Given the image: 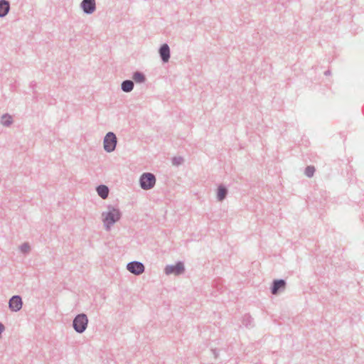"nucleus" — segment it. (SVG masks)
Wrapping results in <instances>:
<instances>
[{
  "label": "nucleus",
  "instance_id": "4be33fe9",
  "mask_svg": "<svg viewBox=\"0 0 364 364\" xmlns=\"http://www.w3.org/2000/svg\"><path fill=\"white\" fill-rule=\"evenodd\" d=\"M4 329H5V327H4V324L1 322H0V337L1 336V333H3Z\"/></svg>",
  "mask_w": 364,
  "mask_h": 364
},
{
  "label": "nucleus",
  "instance_id": "1a4fd4ad",
  "mask_svg": "<svg viewBox=\"0 0 364 364\" xmlns=\"http://www.w3.org/2000/svg\"><path fill=\"white\" fill-rule=\"evenodd\" d=\"M80 7L86 14H92L96 9L95 0H82Z\"/></svg>",
  "mask_w": 364,
  "mask_h": 364
},
{
  "label": "nucleus",
  "instance_id": "5701e85b",
  "mask_svg": "<svg viewBox=\"0 0 364 364\" xmlns=\"http://www.w3.org/2000/svg\"><path fill=\"white\" fill-rule=\"evenodd\" d=\"M36 86V82H34V81H32L31 83H30V87H32V88H34V87Z\"/></svg>",
  "mask_w": 364,
  "mask_h": 364
},
{
  "label": "nucleus",
  "instance_id": "9b49d317",
  "mask_svg": "<svg viewBox=\"0 0 364 364\" xmlns=\"http://www.w3.org/2000/svg\"><path fill=\"white\" fill-rule=\"evenodd\" d=\"M228 194V188L223 183H220L216 190V198L218 201H223Z\"/></svg>",
  "mask_w": 364,
  "mask_h": 364
},
{
  "label": "nucleus",
  "instance_id": "a211bd4d",
  "mask_svg": "<svg viewBox=\"0 0 364 364\" xmlns=\"http://www.w3.org/2000/svg\"><path fill=\"white\" fill-rule=\"evenodd\" d=\"M316 171V168L314 166H307L305 168V171H304V174L309 177V178H311L314 173Z\"/></svg>",
  "mask_w": 364,
  "mask_h": 364
},
{
  "label": "nucleus",
  "instance_id": "b1692460",
  "mask_svg": "<svg viewBox=\"0 0 364 364\" xmlns=\"http://www.w3.org/2000/svg\"><path fill=\"white\" fill-rule=\"evenodd\" d=\"M324 75L326 76H328V75H331V70H327L324 72Z\"/></svg>",
  "mask_w": 364,
  "mask_h": 364
},
{
  "label": "nucleus",
  "instance_id": "f257e3e1",
  "mask_svg": "<svg viewBox=\"0 0 364 364\" xmlns=\"http://www.w3.org/2000/svg\"><path fill=\"white\" fill-rule=\"evenodd\" d=\"M108 211L102 213V222L106 230H109L114 223L122 217V213L117 208L112 205H107Z\"/></svg>",
  "mask_w": 364,
  "mask_h": 364
},
{
  "label": "nucleus",
  "instance_id": "412c9836",
  "mask_svg": "<svg viewBox=\"0 0 364 364\" xmlns=\"http://www.w3.org/2000/svg\"><path fill=\"white\" fill-rule=\"evenodd\" d=\"M211 351L214 355V358L217 359L219 355L218 350L217 349H212Z\"/></svg>",
  "mask_w": 364,
  "mask_h": 364
},
{
  "label": "nucleus",
  "instance_id": "4468645a",
  "mask_svg": "<svg viewBox=\"0 0 364 364\" xmlns=\"http://www.w3.org/2000/svg\"><path fill=\"white\" fill-rule=\"evenodd\" d=\"M134 86V81L131 80H125L121 84V89L124 92H130L133 90Z\"/></svg>",
  "mask_w": 364,
  "mask_h": 364
},
{
  "label": "nucleus",
  "instance_id": "6ab92c4d",
  "mask_svg": "<svg viewBox=\"0 0 364 364\" xmlns=\"http://www.w3.org/2000/svg\"><path fill=\"white\" fill-rule=\"evenodd\" d=\"M171 161L173 165L178 166L183 163L184 159L181 156H174L171 159Z\"/></svg>",
  "mask_w": 364,
  "mask_h": 364
},
{
  "label": "nucleus",
  "instance_id": "7ed1b4c3",
  "mask_svg": "<svg viewBox=\"0 0 364 364\" xmlns=\"http://www.w3.org/2000/svg\"><path fill=\"white\" fill-rule=\"evenodd\" d=\"M156 176L154 173L146 172L143 173L139 178V184L143 190H150L156 184Z\"/></svg>",
  "mask_w": 364,
  "mask_h": 364
},
{
  "label": "nucleus",
  "instance_id": "ddd939ff",
  "mask_svg": "<svg viewBox=\"0 0 364 364\" xmlns=\"http://www.w3.org/2000/svg\"><path fill=\"white\" fill-rule=\"evenodd\" d=\"M10 3L7 0H0V17H4L9 11Z\"/></svg>",
  "mask_w": 364,
  "mask_h": 364
},
{
  "label": "nucleus",
  "instance_id": "6e6552de",
  "mask_svg": "<svg viewBox=\"0 0 364 364\" xmlns=\"http://www.w3.org/2000/svg\"><path fill=\"white\" fill-rule=\"evenodd\" d=\"M23 306L22 298L19 295L12 296L9 301V308L11 311L17 312L20 311Z\"/></svg>",
  "mask_w": 364,
  "mask_h": 364
},
{
  "label": "nucleus",
  "instance_id": "f03ea898",
  "mask_svg": "<svg viewBox=\"0 0 364 364\" xmlns=\"http://www.w3.org/2000/svg\"><path fill=\"white\" fill-rule=\"evenodd\" d=\"M88 325L87 316L84 314H77L73 320V328L78 333H82L87 329Z\"/></svg>",
  "mask_w": 364,
  "mask_h": 364
},
{
  "label": "nucleus",
  "instance_id": "423d86ee",
  "mask_svg": "<svg viewBox=\"0 0 364 364\" xmlns=\"http://www.w3.org/2000/svg\"><path fill=\"white\" fill-rule=\"evenodd\" d=\"M287 282L285 279H274L270 287V291L273 295H277L286 289Z\"/></svg>",
  "mask_w": 364,
  "mask_h": 364
},
{
  "label": "nucleus",
  "instance_id": "0eeeda50",
  "mask_svg": "<svg viewBox=\"0 0 364 364\" xmlns=\"http://www.w3.org/2000/svg\"><path fill=\"white\" fill-rule=\"evenodd\" d=\"M127 269L129 272L135 275H140L144 272L145 267L144 264L140 262L132 261L127 264Z\"/></svg>",
  "mask_w": 364,
  "mask_h": 364
},
{
  "label": "nucleus",
  "instance_id": "2eb2a0df",
  "mask_svg": "<svg viewBox=\"0 0 364 364\" xmlns=\"http://www.w3.org/2000/svg\"><path fill=\"white\" fill-rule=\"evenodd\" d=\"M132 79L136 83H144L146 80V75L141 71L134 72Z\"/></svg>",
  "mask_w": 364,
  "mask_h": 364
},
{
  "label": "nucleus",
  "instance_id": "39448f33",
  "mask_svg": "<svg viewBox=\"0 0 364 364\" xmlns=\"http://www.w3.org/2000/svg\"><path fill=\"white\" fill-rule=\"evenodd\" d=\"M186 271L183 262L178 261L175 264H168L165 267L164 273L167 275H181Z\"/></svg>",
  "mask_w": 364,
  "mask_h": 364
},
{
  "label": "nucleus",
  "instance_id": "f8f14e48",
  "mask_svg": "<svg viewBox=\"0 0 364 364\" xmlns=\"http://www.w3.org/2000/svg\"><path fill=\"white\" fill-rule=\"evenodd\" d=\"M96 191L100 197L106 199L109 196V189L106 185L100 184L96 187Z\"/></svg>",
  "mask_w": 364,
  "mask_h": 364
},
{
  "label": "nucleus",
  "instance_id": "9d476101",
  "mask_svg": "<svg viewBox=\"0 0 364 364\" xmlns=\"http://www.w3.org/2000/svg\"><path fill=\"white\" fill-rule=\"evenodd\" d=\"M159 53L163 63L168 62L171 58V52L170 48L167 43H164L160 46Z\"/></svg>",
  "mask_w": 364,
  "mask_h": 364
},
{
  "label": "nucleus",
  "instance_id": "20e7f679",
  "mask_svg": "<svg viewBox=\"0 0 364 364\" xmlns=\"http://www.w3.org/2000/svg\"><path fill=\"white\" fill-rule=\"evenodd\" d=\"M117 144V138L116 134L112 132H109L104 137L103 147L105 151L111 153L116 149Z\"/></svg>",
  "mask_w": 364,
  "mask_h": 364
},
{
  "label": "nucleus",
  "instance_id": "f3484780",
  "mask_svg": "<svg viewBox=\"0 0 364 364\" xmlns=\"http://www.w3.org/2000/svg\"><path fill=\"white\" fill-rule=\"evenodd\" d=\"M1 124L4 127H9L13 123L12 117L9 114H4L1 117Z\"/></svg>",
  "mask_w": 364,
  "mask_h": 364
},
{
  "label": "nucleus",
  "instance_id": "aec40b11",
  "mask_svg": "<svg viewBox=\"0 0 364 364\" xmlns=\"http://www.w3.org/2000/svg\"><path fill=\"white\" fill-rule=\"evenodd\" d=\"M31 250L30 245L28 242H24L20 246V250L23 254H27Z\"/></svg>",
  "mask_w": 364,
  "mask_h": 364
},
{
  "label": "nucleus",
  "instance_id": "dca6fc26",
  "mask_svg": "<svg viewBox=\"0 0 364 364\" xmlns=\"http://www.w3.org/2000/svg\"><path fill=\"white\" fill-rule=\"evenodd\" d=\"M242 323L245 327L249 328H251L255 326L254 319L249 314H246L243 316Z\"/></svg>",
  "mask_w": 364,
  "mask_h": 364
}]
</instances>
